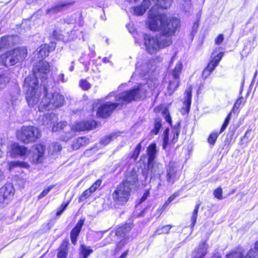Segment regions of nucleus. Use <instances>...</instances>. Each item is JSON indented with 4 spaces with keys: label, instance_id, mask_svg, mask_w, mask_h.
<instances>
[{
    "label": "nucleus",
    "instance_id": "1",
    "mask_svg": "<svg viewBox=\"0 0 258 258\" xmlns=\"http://www.w3.org/2000/svg\"><path fill=\"white\" fill-rule=\"evenodd\" d=\"M147 25L149 29L159 32V36L154 37L148 34L144 36L146 50L153 54L172 43L171 37L180 27V21L176 18H168L167 15L161 13L155 8H152L148 13Z\"/></svg>",
    "mask_w": 258,
    "mask_h": 258
},
{
    "label": "nucleus",
    "instance_id": "2",
    "mask_svg": "<svg viewBox=\"0 0 258 258\" xmlns=\"http://www.w3.org/2000/svg\"><path fill=\"white\" fill-rule=\"evenodd\" d=\"M147 87L146 84L140 85L137 88L124 91L117 95H115L113 92L110 93L105 99H108L110 97L114 96L115 102H107L101 104L97 110V115L103 118L107 117L118 106H122L132 101L142 98L146 93Z\"/></svg>",
    "mask_w": 258,
    "mask_h": 258
},
{
    "label": "nucleus",
    "instance_id": "3",
    "mask_svg": "<svg viewBox=\"0 0 258 258\" xmlns=\"http://www.w3.org/2000/svg\"><path fill=\"white\" fill-rule=\"evenodd\" d=\"M49 71V63L46 61H41L37 68L33 69L34 74L25 79L24 87L26 89V97L29 106L37 104L40 96L41 91L37 83V79H46Z\"/></svg>",
    "mask_w": 258,
    "mask_h": 258
},
{
    "label": "nucleus",
    "instance_id": "4",
    "mask_svg": "<svg viewBox=\"0 0 258 258\" xmlns=\"http://www.w3.org/2000/svg\"><path fill=\"white\" fill-rule=\"evenodd\" d=\"M137 181V175L133 173L127 175L126 179L116 187L112 195L113 201L116 205H123L127 202L132 186Z\"/></svg>",
    "mask_w": 258,
    "mask_h": 258
},
{
    "label": "nucleus",
    "instance_id": "5",
    "mask_svg": "<svg viewBox=\"0 0 258 258\" xmlns=\"http://www.w3.org/2000/svg\"><path fill=\"white\" fill-rule=\"evenodd\" d=\"M45 95L42 99L40 105L44 108L53 109L61 106L64 103V97L58 92L48 93L46 88L44 87Z\"/></svg>",
    "mask_w": 258,
    "mask_h": 258
},
{
    "label": "nucleus",
    "instance_id": "6",
    "mask_svg": "<svg viewBox=\"0 0 258 258\" xmlns=\"http://www.w3.org/2000/svg\"><path fill=\"white\" fill-rule=\"evenodd\" d=\"M40 136L39 130L34 126H24L17 134L18 139L26 144L35 142Z\"/></svg>",
    "mask_w": 258,
    "mask_h": 258
},
{
    "label": "nucleus",
    "instance_id": "7",
    "mask_svg": "<svg viewBox=\"0 0 258 258\" xmlns=\"http://www.w3.org/2000/svg\"><path fill=\"white\" fill-rule=\"evenodd\" d=\"M182 69V64L178 61L169 76V84L167 87L168 93L172 94L178 86L179 83V75Z\"/></svg>",
    "mask_w": 258,
    "mask_h": 258
},
{
    "label": "nucleus",
    "instance_id": "8",
    "mask_svg": "<svg viewBox=\"0 0 258 258\" xmlns=\"http://www.w3.org/2000/svg\"><path fill=\"white\" fill-rule=\"evenodd\" d=\"M45 148L41 144L33 146L30 149L27 148L25 159H28L32 163L41 162L45 153Z\"/></svg>",
    "mask_w": 258,
    "mask_h": 258
},
{
    "label": "nucleus",
    "instance_id": "9",
    "mask_svg": "<svg viewBox=\"0 0 258 258\" xmlns=\"http://www.w3.org/2000/svg\"><path fill=\"white\" fill-rule=\"evenodd\" d=\"M96 122L94 120L76 122L72 126L69 127L70 129H71V132L69 133V136L68 137L63 136L62 139L65 141H68L75 136L76 132L91 130L94 128Z\"/></svg>",
    "mask_w": 258,
    "mask_h": 258
},
{
    "label": "nucleus",
    "instance_id": "10",
    "mask_svg": "<svg viewBox=\"0 0 258 258\" xmlns=\"http://www.w3.org/2000/svg\"><path fill=\"white\" fill-rule=\"evenodd\" d=\"M10 58L8 61V65L13 66L17 63L23 61L27 56V51L25 47L17 48L13 50L9 51Z\"/></svg>",
    "mask_w": 258,
    "mask_h": 258
},
{
    "label": "nucleus",
    "instance_id": "11",
    "mask_svg": "<svg viewBox=\"0 0 258 258\" xmlns=\"http://www.w3.org/2000/svg\"><path fill=\"white\" fill-rule=\"evenodd\" d=\"M132 226L130 224H124L118 227L116 230V235L118 237L119 239H122L118 243L117 248L120 249L127 242V239H128L127 234L131 231Z\"/></svg>",
    "mask_w": 258,
    "mask_h": 258
},
{
    "label": "nucleus",
    "instance_id": "12",
    "mask_svg": "<svg viewBox=\"0 0 258 258\" xmlns=\"http://www.w3.org/2000/svg\"><path fill=\"white\" fill-rule=\"evenodd\" d=\"M244 253V250L239 248L227 254L226 258H258V251L253 249H250L245 256Z\"/></svg>",
    "mask_w": 258,
    "mask_h": 258
},
{
    "label": "nucleus",
    "instance_id": "13",
    "mask_svg": "<svg viewBox=\"0 0 258 258\" xmlns=\"http://www.w3.org/2000/svg\"><path fill=\"white\" fill-rule=\"evenodd\" d=\"M27 152V148L24 146H20L17 143L12 144L10 148L9 152L10 156L15 157L17 156L25 159L26 154Z\"/></svg>",
    "mask_w": 258,
    "mask_h": 258
},
{
    "label": "nucleus",
    "instance_id": "14",
    "mask_svg": "<svg viewBox=\"0 0 258 258\" xmlns=\"http://www.w3.org/2000/svg\"><path fill=\"white\" fill-rule=\"evenodd\" d=\"M166 177V180L169 184H173L179 177V175L174 164L172 163L169 164L168 168L167 169Z\"/></svg>",
    "mask_w": 258,
    "mask_h": 258
},
{
    "label": "nucleus",
    "instance_id": "15",
    "mask_svg": "<svg viewBox=\"0 0 258 258\" xmlns=\"http://www.w3.org/2000/svg\"><path fill=\"white\" fill-rule=\"evenodd\" d=\"M191 92L192 89L191 87H189L185 91L183 106L180 110V112L182 114L187 113L189 111L191 104Z\"/></svg>",
    "mask_w": 258,
    "mask_h": 258
},
{
    "label": "nucleus",
    "instance_id": "16",
    "mask_svg": "<svg viewBox=\"0 0 258 258\" xmlns=\"http://www.w3.org/2000/svg\"><path fill=\"white\" fill-rule=\"evenodd\" d=\"M150 3V0H143L141 5L132 8L131 13L135 15L142 16L149 8Z\"/></svg>",
    "mask_w": 258,
    "mask_h": 258
},
{
    "label": "nucleus",
    "instance_id": "17",
    "mask_svg": "<svg viewBox=\"0 0 258 258\" xmlns=\"http://www.w3.org/2000/svg\"><path fill=\"white\" fill-rule=\"evenodd\" d=\"M208 247L206 241L201 242L193 252L192 258H204L207 253Z\"/></svg>",
    "mask_w": 258,
    "mask_h": 258
},
{
    "label": "nucleus",
    "instance_id": "18",
    "mask_svg": "<svg viewBox=\"0 0 258 258\" xmlns=\"http://www.w3.org/2000/svg\"><path fill=\"white\" fill-rule=\"evenodd\" d=\"M148 168L150 172L151 177H160L163 173L162 165L154 161L152 162L150 168L148 166Z\"/></svg>",
    "mask_w": 258,
    "mask_h": 258
},
{
    "label": "nucleus",
    "instance_id": "19",
    "mask_svg": "<svg viewBox=\"0 0 258 258\" xmlns=\"http://www.w3.org/2000/svg\"><path fill=\"white\" fill-rule=\"evenodd\" d=\"M136 67V70L134 75L139 74L141 76H145L146 73H148L152 69V65L150 61L146 62L143 64H141L139 62H138Z\"/></svg>",
    "mask_w": 258,
    "mask_h": 258
},
{
    "label": "nucleus",
    "instance_id": "20",
    "mask_svg": "<svg viewBox=\"0 0 258 258\" xmlns=\"http://www.w3.org/2000/svg\"><path fill=\"white\" fill-rule=\"evenodd\" d=\"M84 219H80L76 225L75 227L72 229L71 232V238L72 243L76 244L77 241V237L84 224Z\"/></svg>",
    "mask_w": 258,
    "mask_h": 258
},
{
    "label": "nucleus",
    "instance_id": "21",
    "mask_svg": "<svg viewBox=\"0 0 258 258\" xmlns=\"http://www.w3.org/2000/svg\"><path fill=\"white\" fill-rule=\"evenodd\" d=\"M17 39L16 36H8L4 37L0 40V49L7 48L11 45H13Z\"/></svg>",
    "mask_w": 258,
    "mask_h": 258
},
{
    "label": "nucleus",
    "instance_id": "22",
    "mask_svg": "<svg viewBox=\"0 0 258 258\" xmlns=\"http://www.w3.org/2000/svg\"><path fill=\"white\" fill-rule=\"evenodd\" d=\"M0 191L3 196L9 201V199L12 197L15 192V189L12 183H7L5 186L0 188Z\"/></svg>",
    "mask_w": 258,
    "mask_h": 258
},
{
    "label": "nucleus",
    "instance_id": "23",
    "mask_svg": "<svg viewBox=\"0 0 258 258\" xmlns=\"http://www.w3.org/2000/svg\"><path fill=\"white\" fill-rule=\"evenodd\" d=\"M147 155L148 156V167L150 168L152 162L156 158L157 150L156 145L155 143L151 144L147 150Z\"/></svg>",
    "mask_w": 258,
    "mask_h": 258
},
{
    "label": "nucleus",
    "instance_id": "24",
    "mask_svg": "<svg viewBox=\"0 0 258 258\" xmlns=\"http://www.w3.org/2000/svg\"><path fill=\"white\" fill-rule=\"evenodd\" d=\"M69 5H70V3H69L67 2H64V1L59 2L55 6H54L51 9L47 10V13L49 14L57 13L58 12L64 9Z\"/></svg>",
    "mask_w": 258,
    "mask_h": 258
},
{
    "label": "nucleus",
    "instance_id": "25",
    "mask_svg": "<svg viewBox=\"0 0 258 258\" xmlns=\"http://www.w3.org/2000/svg\"><path fill=\"white\" fill-rule=\"evenodd\" d=\"M88 143V139L85 137L79 138L75 140L72 144L74 150H77L80 147L85 146Z\"/></svg>",
    "mask_w": 258,
    "mask_h": 258
},
{
    "label": "nucleus",
    "instance_id": "26",
    "mask_svg": "<svg viewBox=\"0 0 258 258\" xmlns=\"http://www.w3.org/2000/svg\"><path fill=\"white\" fill-rule=\"evenodd\" d=\"M8 165L9 169L10 170H11L16 167H23L25 168H28L30 166L27 162L19 161L11 162L9 163Z\"/></svg>",
    "mask_w": 258,
    "mask_h": 258
},
{
    "label": "nucleus",
    "instance_id": "27",
    "mask_svg": "<svg viewBox=\"0 0 258 258\" xmlns=\"http://www.w3.org/2000/svg\"><path fill=\"white\" fill-rule=\"evenodd\" d=\"M155 6L160 7L163 9H167L172 3V0H152Z\"/></svg>",
    "mask_w": 258,
    "mask_h": 258
},
{
    "label": "nucleus",
    "instance_id": "28",
    "mask_svg": "<svg viewBox=\"0 0 258 258\" xmlns=\"http://www.w3.org/2000/svg\"><path fill=\"white\" fill-rule=\"evenodd\" d=\"M38 56L39 58H43L48 55L49 51L48 50V46L46 44L42 45L37 49Z\"/></svg>",
    "mask_w": 258,
    "mask_h": 258
},
{
    "label": "nucleus",
    "instance_id": "29",
    "mask_svg": "<svg viewBox=\"0 0 258 258\" xmlns=\"http://www.w3.org/2000/svg\"><path fill=\"white\" fill-rule=\"evenodd\" d=\"M61 146L58 143H52L49 147V152L51 154H54L60 151Z\"/></svg>",
    "mask_w": 258,
    "mask_h": 258
},
{
    "label": "nucleus",
    "instance_id": "30",
    "mask_svg": "<svg viewBox=\"0 0 258 258\" xmlns=\"http://www.w3.org/2000/svg\"><path fill=\"white\" fill-rule=\"evenodd\" d=\"M200 206V203L197 204L196 206H195V209L194 210V211L192 212V216L191 217V223L190 225L191 228H192L194 227V226L196 223L197 218V216H198V210H199Z\"/></svg>",
    "mask_w": 258,
    "mask_h": 258
},
{
    "label": "nucleus",
    "instance_id": "31",
    "mask_svg": "<svg viewBox=\"0 0 258 258\" xmlns=\"http://www.w3.org/2000/svg\"><path fill=\"white\" fill-rule=\"evenodd\" d=\"M10 81V77L8 74L0 75V88H4Z\"/></svg>",
    "mask_w": 258,
    "mask_h": 258
},
{
    "label": "nucleus",
    "instance_id": "32",
    "mask_svg": "<svg viewBox=\"0 0 258 258\" xmlns=\"http://www.w3.org/2000/svg\"><path fill=\"white\" fill-rule=\"evenodd\" d=\"M68 255V249L67 244H62L59 248L57 257V258H67Z\"/></svg>",
    "mask_w": 258,
    "mask_h": 258
},
{
    "label": "nucleus",
    "instance_id": "33",
    "mask_svg": "<svg viewBox=\"0 0 258 258\" xmlns=\"http://www.w3.org/2000/svg\"><path fill=\"white\" fill-rule=\"evenodd\" d=\"M93 252V250L90 249L89 246H87L85 245H81V253L83 256V258H87L88 256Z\"/></svg>",
    "mask_w": 258,
    "mask_h": 258
},
{
    "label": "nucleus",
    "instance_id": "34",
    "mask_svg": "<svg viewBox=\"0 0 258 258\" xmlns=\"http://www.w3.org/2000/svg\"><path fill=\"white\" fill-rule=\"evenodd\" d=\"M171 228V226L169 225H165L161 227H158L156 231V233L158 235L161 234H167L170 231Z\"/></svg>",
    "mask_w": 258,
    "mask_h": 258
},
{
    "label": "nucleus",
    "instance_id": "35",
    "mask_svg": "<svg viewBox=\"0 0 258 258\" xmlns=\"http://www.w3.org/2000/svg\"><path fill=\"white\" fill-rule=\"evenodd\" d=\"M9 56H10L9 51H8L5 54L2 55L0 56V63L6 67L10 66L9 65H8V61H9L10 59L8 57Z\"/></svg>",
    "mask_w": 258,
    "mask_h": 258
},
{
    "label": "nucleus",
    "instance_id": "36",
    "mask_svg": "<svg viewBox=\"0 0 258 258\" xmlns=\"http://www.w3.org/2000/svg\"><path fill=\"white\" fill-rule=\"evenodd\" d=\"M116 134H112L109 136L105 137L103 140H102L100 142V143L103 145H106L110 143V142L113 139L116 138Z\"/></svg>",
    "mask_w": 258,
    "mask_h": 258
},
{
    "label": "nucleus",
    "instance_id": "37",
    "mask_svg": "<svg viewBox=\"0 0 258 258\" xmlns=\"http://www.w3.org/2000/svg\"><path fill=\"white\" fill-rule=\"evenodd\" d=\"M67 122L62 121L57 123L56 125L54 124L52 127L53 132H56L59 130H62L64 127L67 126Z\"/></svg>",
    "mask_w": 258,
    "mask_h": 258
},
{
    "label": "nucleus",
    "instance_id": "38",
    "mask_svg": "<svg viewBox=\"0 0 258 258\" xmlns=\"http://www.w3.org/2000/svg\"><path fill=\"white\" fill-rule=\"evenodd\" d=\"M92 193V191H91L90 188L86 190L82 193L81 196L79 197V202H81L83 201L84 200L90 197Z\"/></svg>",
    "mask_w": 258,
    "mask_h": 258
},
{
    "label": "nucleus",
    "instance_id": "39",
    "mask_svg": "<svg viewBox=\"0 0 258 258\" xmlns=\"http://www.w3.org/2000/svg\"><path fill=\"white\" fill-rule=\"evenodd\" d=\"M218 135H219L216 132H214L211 134L208 139V143L213 145L216 142L217 139L218 137Z\"/></svg>",
    "mask_w": 258,
    "mask_h": 258
},
{
    "label": "nucleus",
    "instance_id": "40",
    "mask_svg": "<svg viewBox=\"0 0 258 258\" xmlns=\"http://www.w3.org/2000/svg\"><path fill=\"white\" fill-rule=\"evenodd\" d=\"M161 127V121L159 119L156 120L154 122V127L152 130V133H153L155 135H157Z\"/></svg>",
    "mask_w": 258,
    "mask_h": 258
},
{
    "label": "nucleus",
    "instance_id": "41",
    "mask_svg": "<svg viewBox=\"0 0 258 258\" xmlns=\"http://www.w3.org/2000/svg\"><path fill=\"white\" fill-rule=\"evenodd\" d=\"M141 148H142V145H141V143H140L137 145V146L136 149H135V150L133 153V155L132 156V157L134 160H136L138 158V157L140 154Z\"/></svg>",
    "mask_w": 258,
    "mask_h": 258
},
{
    "label": "nucleus",
    "instance_id": "42",
    "mask_svg": "<svg viewBox=\"0 0 258 258\" xmlns=\"http://www.w3.org/2000/svg\"><path fill=\"white\" fill-rule=\"evenodd\" d=\"M80 86L84 90H87L91 87V84L86 80H81L80 82Z\"/></svg>",
    "mask_w": 258,
    "mask_h": 258
},
{
    "label": "nucleus",
    "instance_id": "43",
    "mask_svg": "<svg viewBox=\"0 0 258 258\" xmlns=\"http://www.w3.org/2000/svg\"><path fill=\"white\" fill-rule=\"evenodd\" d=\"M102 180L101 179H98L89 188L91 191L93 193L95 192L101 185Z\"/></svg>",
    "mask_w": 258,
    "mask_h": 258
},
{
    "label": "nucleus",
    "instance_id": "44",
    "mask_svg": "<svg viewBox=\"0 0 258 258\" xmlns=\"http://www.w3.org/2000/svg\"><path fill=\"white\" fill-rule=\"evenodd\" d=\"M222 189L221 187H218L214 191V196L219 200H222Z\"/></svg>",
    "mask_w": 258,
    "mask_h": 258
},
{
    "label": "nucleus",
    "instance_id": "45",
    "mask_svg": "<svg viewBox=\"0 0 258 258\" xmlns=\"http://www.w3.org/2000/svg\"><path fill=\"white\" fill-rule=\"evenodd\" d=\"M168 134H169V130L166 129L164 131V136L163 138V148L164 149H165L166 145L168 144Z\"/></svg>",
    "mask_w": 258,
    "mask_h": 258
},
{
    "label": "nucleus",
    "instance_id": "46",
    "mask_svg": "<svg viewBox=\"0 0 258 258\" xmlns=\"http://www.w3.org/2000/svg\"><path fill=\"white\" fill-rule=\"evenodd\" d=\"M218 64V63L217 61L216 62L215 60L212 59L209 63L207 68L212 72Z\"/></svg>",
    "mask_w": 258,
    "mask_h": 258
},
{
    "label": "nucleus",
    "instance_id": "47",
    "mask_svg": "<svg viewBox=\"0 0 258 258\" xmlns=\"http://www.w3.org/2000/svg\"><path fill=\"white\" fill-rule=\"evenodd\" d=\"M180 131L178 129L175 128L173 131V139H172V142L173 143H175L178 138L179 135Z\"/></svg>",
    "mask_w": 258,
    "mask_h": 258
},
{
    "label": "nucleus",
    "instance_id": "48",
    "mask_svg": "<svg viewBox=\"0 0 258 258\" xmlns=\"http://www.w3.org/2000/svg\"><path fill=\"white\" fill-rule=\"evenodd\" d=\"M0 191V208L5 206V204H7L8 200L2 195Z\"/></svg>",
    "mask_w": 258,
    "mask_h": 258
},
{
    "label": "nucleus",
    "instance_id": "49",
    "mask_svg": "<svg viewBox=\"0 0 258 258\" xmlns=\"http://www.w3.org/2000/svg\"><path fill=\"white\" fill-rule=\"evenodd\" d=\"M53 186H50L48 187L47 189L43 190L41 194L39 195L38 198L42 199L46 195L48 194V193L50 191V190L53 188Z\"/></svg>",
    "mask_w": 258,
    "mask_h": 258
},
{
    "label": "nucleus",
    "instance_id": "50",
    "mask_svg": "<svg viewBox=\"0 0 258 258\" xmlns=\"http://www.w3.org/2000/svg\"><path fill=\"white\" fill-rule=\"evenodd\" d=\"M224 40V36L223 34H220L218 35V37L215 39V43L217 45L221 44Z\"/></svg>",
    "mask_w": 258,
    "mask_h": 258
},
{
    "label": "nucleus",
    "instance_id": "51",
    "mask_svg": "<svg viewBox=\"0 0 258 258\" xmlns=\"http://www.w3.org/2000/svg\"><path fill=\"white\" fill-rule=\"evenodd\" d=\"M149 194L150 192L149 190L146 191L144 194L143 196H142V197L141 198L140 203H141L145 201L147 199V197L149 196Z\"/></svg>",
    "mask_w": 258,
    "mask_h": 258
},
{
    "label": "nucleus",
    "instance_id": "52",
    "mask_svg": "<svg viewBox=\"0 0 258 258\" xmlns=\"http://www.w3.org/2000/svg\"><path fill=\"white\" fill-rule=\"evenodd\" d=\"M223 53L222 52H220L213 58V59L215 60L216 62L217 61V62L219 63L223 56Z\"/></svg>",
    "mask_w": 258,
    "mask_h": 258
},
{
    "label": "nucleus",
    "instance_id": "53",
    "mask_svg": "<svg viewBox=\"0 0 258 258\" xmlns=\"http://www.w3.org/2000/svg\"><path fill=\"white\" fill-rule=\"evenodd\" d=\"M212 72L211 71L207 69V68L204 70L203 73V76L204 78H207Z\"/></svg>",
    "mask_w": 258,
    "mask_h": 258
},
{
    "label": "nucleus",
    "instance_id": "54",
    "mask_svg": "<svg viewBox=\"0 0 258 258\" xmlns=\"http://www.w3.org/2000/svg\"><path fill=\"white\" fill-rule=\"evenodd\" d=\"M242 99H243L242 97H240L239 98H238L236 102L235 103L234 106L236 108L239 107V106H240V104L242 101Z\"/></svg>",
    "mask_w": 258,
    "mask_h": 258
},
{
    "label": "nucleus",
    "instance_id": "55",
    "mask_svg": "<svg viewBox=\"0 0 258 258\" xmlns=\"http://www.w3.org/2000/svg\"><path fill=\"white\" fill-rule=\"evenodd\" d=\"M57 81L58 82L61 81V82H63V83L66 82V80H65L64 79V74H60L57 79Z\"/></svg>",
    "mask_w": 258,
    "mask_h": 258
},
{
    "label": "nucleus",
    "instance_id": "56",
    "mask_svg": "<svg viewBox=\"0 0 258 258\" xmlns=\"http://www.w3.org/2000/svg\"><path fill=\"white\" fill-rule=\"evenodd\" d=\"M177 196H178V194H176V193H175L173 195H172V196H170L169 197L168 199L167 200L168 201V203H171L175 199V198Z\"/></svg>",
    "mask_w": 258,
    "mask_h": 258
},
{
    "label": "nucleus",
    "instance_id": "57",
    "mask_svg": "<svg viewBox=\"0 0 258 258\" xmlns=\"http://www.w3.org/2000/svg\"><path fill=\"white\" fill-rule=\"evenodd\" d=\"M231 113H229L227 116L226 117V119H225L224 123L228 124L230 119H231Z\"/></svg>",
    "mask_w": 258,
    "mask_h": 258
},
{
    "label": "nucleus",
    "instance_id": "58",
    "mask_svg": "<svg viewBox=\"0 0 258 258\" xmlns=\"http://www.w3.org/2000/svg\"><path fill=\"white\" fill-rule=\"evenodd\" d=\"M71 132V130L68 132H65V133H62L61 135H60V140L61 141L66 142L64 140H62V138L63 136V137H64V136L68 137L69 136V133H70Z\"/></svg>",
    "mask_w": 258,
    "mask_h": 258
},
{
    "label": "nucleus",
    "instance_id": "59",
    "mask_svg": "<svg viewBox=\"0 0 258 258\" xmlns=\"http://www.w3.org/2000/svg\"><path fill=\"white\" fill-rule=\"evenodd\" d=\"M169 203H168V200H167V201L165 202V203H164V205H163V206L162 208L161 209H160V210H158V211H158V213H159V214H160V213H161V211L163 210H164V208L165 207H166V206H167Z\"/></svg>",
    "mask_w": 258,
    "mask_h": 258
},
{
    "label": "nucleus",
    "instance_id": "60",
    "mask_svg": "<svg viewBox=\"0 0 258 258\" xmlns=\"http://www.w3.org/2000/svg\"><path fill=\"white\" fill-rule=\"evenodd\" d=\"M165 119L167 122H169V123H171V118L169 114H167L165 117Z\"/></svg>",
    "mask_w": 258,
    "mask_h": 258
},
{
    "label": "nucleus",
    "instance_id": "61",
    "mask_svg": "<svg viewBox=\"0 0 258 258\" xmlns=\"http://www.w3.org/2000/svg\"><path fill=\"white\" fill-rule=\"evenodd\" d=\"M68 205H69V202H68V203H65V204H64V203H63V204L61 205V207H60V209H61V210H62L63 211H64V210L66 209V208L67 207V206H68Z\"/></svg>",
    "mask_w": 258,
    "mask_h": 258
},
{
    "label": "nucleus",
    "instance_id": "62",
    "mask_svg": "<svg viewBox=\"0 0 258 258\" xmlns=\"http://www.w3.org/2000/svg\"><path fill=\"white\" fill-rule=\"evenodd\" d=\"M227 125H228L227 124H226V123L224 122L223 125L221 127V130H220V134L222 133L226 129V128L227 127Z\"/></svg>",
    "mask_w": 258,
    "mask_h": 258
},
{
    "label": "nucleus",
    "instance_id": "63",
    "mask_svg": "<svg viewBox=\"0 0 258 258\" xmlns=\"http://www.w3.org/2000/svg\"><path fill=\"white\" fill-rule=\"evenodd\" d=\"M212 258H221V255L219 253L216 252L213 255Z\"/></svg>",
    "mask_w": 258,
    "mask_h": 258
},
{
    "label": "nucleus",
    "instance_id": "64",
    "mask_svg": "<svg viewBox=\"0 0 258 258\" xmlns=\"http://www.w3.org/2000/svg\"><path fill=\"white\" fill-rule=\"evenodd\" d=\"M128 254L127 251H125L119 258H126Z\"/></svg>",
    "mask_w": 258,
    "mask_h": 258
}]
</instances>
